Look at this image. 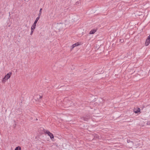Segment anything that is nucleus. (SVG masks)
Wrapping results in <instances>:
<instances>
[{
	"label": "nucleus",
	"mask_w": 150,
	"mask_h": 150,
	"mask_svg": "<svg viewBox=\"0 0 150 150\" xmlns=\"http://www.w3.org/2000/svg\"><path fill=\"white\" fill-rule=\"evenodd\" d=\"M12 73L11 72H9L3 78L2 81L3 83H4L7 80L9 79L11 76Z\"/></svg>",
	"instance_id": "nucleus-1"
},
{
	"label": "nucleus",
	"mask_w": 150,
	"mask_h": 150,
	"mask_svg": "<svg viewBox=\"0 0 150 150\" xmlns=\"http://www.w3.org/2000/svg\"><path fill=\"white\" fill-rule=\"evenodd\" d=\"M44 132L48 135L49 136L51 139H54V137L53 134L50 132L49 131L47 130H46Z\"/></svg>",
	"instance_id": "nucleus-2"
},
{
	"label": "nucleus",
	"mask_w": 150,
	"mask_h": 150,
	"mask_svg": "<svg viewBox=\"0 0 150 150\" xmlns=\"http://www.w3.org/2000/svg\"><path fill=\"white\" fill-rule=\"evenodd\" d=\"M34 98L35 100L38 101L40 99H41L42 98V96L37 94L35 96Z\"/></svg>",
	"instance_id": "nucleus-3"
},
{
	"label": "nucleus",
	"mask_w": 150,
	"mask_h": 150,
	"mask_svg": "<svg viewBox=\"0 0 150 150\" xmlns=\"http://www.w3.org/2000/svg\"><path fill=\"white\" fill-rule=\"evenodd\" d=\"M150 36H149L147 39H146L145 42V45L146 46H148L149 44L150 43Z\"/></svg>",
	"instance_id": "nucleus-4"
},
{
	"label": "nucleus",
	"mask_w": 150,
	"mask_h": 150,
	"mask_svg": "<svg viewBox=\"0 0 150 150\" xmlns=\"http://www.w3.org/2000/svg\"><path fill=\"white\" fill-rule=\"evenodd\" d=\"M80 45L79 44V42H77L76 43L73 44L71 47V51L75 47L78 46Z\"/></svg>",
	"instance_id": "nucleus-5"
},
{
	"label": "nucleus",
	"mask_w": 150,
	"mask_h": 150,
	"mask_svg": "<svg viewBox=\"0 0 150 150\" xmlns=\"http://www.w3.org/2000/svg\"><path fill=\"white\" fill-rule=\"evenodd\" d=\"M89 117L88 116H86L85 117L83 116L81 118V119L82 120L84 121H86L88 120V119H89Z\"/></svg>",
	"instance_id": "nucleus-6"
},
{
	"label": "nucleus",
	"mask_w": 150,
	"mask_h": 150,
	"mask_svg": "<svg viewBox=\"0 0 150 150\" xmlns=\"http://www.w3.org/2000/svg\"><path fill=\"white\" fill-rule=\"evenodd\" d=\"M96 31V30L95 29L92 30L89 32L90 34H94Z\"/></svg>",
	"instance_id": "nucleus-7"
},
{
	"label": "nucleus",
	"mask_w": 150,
	"mask_h": 150,
	"mask_svg": "<svg viewBox=\"0 0 150 150\" xmlns=\"http://www.w3.org/2000/svg\"><path fill=\"white\" fill-rule=\"evenodd\" d=\"M36 26V24L33 23V25H32V26L31 27V29L34 30V29L35 28Z\"/></svg>",
	"instance_id": "nucleus-8"
},
{
	"label": "nucleus",
	"mask_w": 150,
	"mask_h": 150,
	"mask_svg": "<svg viewBox=\"0 0 150 150\" xmlns=\"http://www.w3.org/2000/svg\"><path fill=\"white\" fill-rule=\"evenodd\" d=\"M134 112L136 113H138L139 112H140V109L139 108H138L137 110H134Z\"/></svg>",
	"instance_id": "nucleus-9"
},
{
	"label": "nucleus",
	"mask_w": 150,
	"mask_h": 150,
	"mask_svg": "<svg viewBox=\"0 0 150 150\" xmlns=\"http://www.w3.org/2000/svg\"><path fill=\"white\" fill-rule=\"evenodd\" d=\"M39 17H38L36 18V20H35V21L34 22V23L36 24L38 21L39 19Z\"/></svg>",
	"instance_id": "nucleus-10"
},
{
	"label": "nucleus",
	"mask_w": 150,
	"mask_h": 150,
	"mask_svg": "<svg viewBox=\"0 0 150 150\" xmlns=\"http://www.w3.org/2000/svg\"><path fill=\"white\" fill-rule=\"evenodd\" d=\"M15 150H21V148L20 146L16 147Z\"/></svg>",
	"instance_id": "nucleus-11"
},
{
	"label": "nucleus",
	"mask_w": 150,
	"mask_h": 150,
	"mask_svg": "<svg viewBox=\"0 0 150 150\" xmlns=\"http://www.w3.org/2000/svg\"><path fill=\"white\" fill-rule=\"evenodd\" d=\"M127 142L128 143H129L130 142H131L132 143L133 145L134 144V143H133V142L130 141V140L129 139H127Z\"/></svg>",
	"instance_id": "nucleus-12"
},
{
	"label": "nucleus",
	"mask_w": 150,
	"mask_h": 150,
	"mask_svg": "<svg viewBox=\"0 0 150 150\" xmlns=\"http://www.w3.org/2000/svg\"><path fill=\"white\" fill-rule=\"evenodd\" d=\"M95 137L98 139H100V137L99 135H96V136H95Z\"/></svg>",
	"instance_id": "nucleus-13"
},
{
	"label": "nucleus",
	"mask_w": 150,
	"mask_h": 150,
	"mask_svg": "<svg viewBox=\"0 0 150 150\" xmlns=\"http://www.w3.org/2000/svg\"><path fill=\"white\" fill-rule=\"evenodd\" d=\"M34 30H33V29H31V32L30 33V35H32V34H33V31H34Z\"/></svg>",
	"instance_id": "nucleus-14"
},
{
	"label": "nucleus",
	"mask_w": 150,
	"mask_h": 150,
	"mask_svg": "<svg viewBox=\"0 0 150 150\" xmlns=\"http://www.w3.org/2000/svg\"><path fill=\"white\" fill-rule=\"evenodd\" d=\"M146 124L148 125H150V120L147 122Z\"/></svg>",
	"instance_id": "nucleus-15"
},
{
	"label": "nucleus",
	"mask_w": 150,
	"mask_h": 150,
	"mask_svg": "<svg viewBox=\"0 0 150 150\" xmlns=\"http://www.w3.org/2000/svg\"><path fill=\"white\" fill-rule=\"evenodd\" d=\"M120 42H121V43L123 42H124V40L123 39H120Z\"/></svg>",
	"instance_id": "nucleus-16"
},
{
	"label": "nucleus",
	"mask_w": 150,
	"mask_h": 150,
	"mask_svg": "<svg viewBox=\"0 0 150 150\" xmlns=\"http://www.w3.org/2000/svg\"><path fill=\"white\" fill-rule=\"evenodd\" d=\"M41 13H39V14H38V17H39V18H40V16H41Z\"/></svg>",
	"instance_id": "nucleus-17"
},
{
	"label": "nucleus",
	"mask_w": 150,
	"mask_h": 150,
	"mask_svg": "<svg viewBox=\"0 0 150 150\" xmlns=\"http://www.w3.org/2000/svg\"><path fill=\"white\" fill-rule=\"evenodd\" d=\"M42 8H41L40 9V11H39V13H42Z\"/></svg>",
	"instance_id": "nucleus-18"
}]
</instances>
